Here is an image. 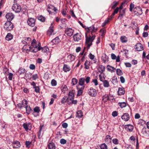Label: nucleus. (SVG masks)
Returning a JSON list of instances; mask_svg holds the SVG:
<instances>
[{
    "label": "nucleus",
    "instance_id": "f257e3e1",
    "mask_svg": "<svg viewBox=\"0 0 149 149\" xmlns=\"http://www.w3.org/2000/svg\"><path fill=\"white\" fill-rule=\"evenodd\" d=\"M88 32H91L92 36H90L88 37L86 33V44L87 46V48L88 49L92 45V42L95 39V36L93 35V33L95 32L97 30V29L95 28L94 25L87 28L86 29Z\"/></svg>",
    "mask_w": 149,
    "mask_h": 149
},
{
    "label": "nucleus",
    "instance_id": "f03ea898",
    "mask_svg": "<svg viewBox=\"0 0 149 149\" xmlns=\"http://www.w3.org/2000/svg\"><path fill=\"white\" fill-rule=\"evenodd\" d=\"M36 42V41L35 39H33L32 41L31 46L29 47L30 51L36 53L38 51L41 50L43 52L46 53L49 51V49L47 47H42L40 46V43L38 42L37 44Z\"/></svg>",
    "mask_w": 149,
    "mask_h": 149
},
{
    "label": "nucleus",
    "instance_id": "7ed1b4c3",
    "mask_svg": "<svg viewBox=\"0 0 149 149\" xmlns=\"http://www.w3.org/2000/svg\"><path fill=\"white\" fill-rule=\"evenodd\" d=\"M90 77H87L86 78L84 77L80 78L79 80L78 84L77 85L78 86L85 87V81L86 84H88L90 81Z\"/></svg>",
    "mask_w": 149,
    "mask_h": 149
},
{
    "label": "nucleus",
    "instance_id": "20e7f679",
    "mask_svg": "<svg viewBox=\"0 0 149 149\" xmlns=\"http://www.w3.org/2000/svg\"><path fill=\"white\" fill-rule=\"evenodd\" d=\"M13 28V25L10 21L6 22L4 26V29L8 31L12 30Z\"/></svg>",
    "mask_w": 149,
    "mask_h": 149
},
{
    "label": "nucleus",
    "instance_id": "39448f33",
    "mask_svg": "<svg viewBox=\"0 0 149 149\" xmlns=\"http://www.w3.org/2000/svg\"><path fill=\"white\" fill-rule=\"evenodd\" d=\"M133 12L134 14L137 16L141 15L143 13L142 9L140 6L135 7L133 10Z\"/></svg>",
    "mask_w": 149,
    "mask_h": 149
},
{
    "label": "nucleus",
    "instance_id": "423d86ee",
    "mask_svg": "<svg viewBox=\"0 0 149 149\" xmlns=\"http://www.w3.org/2000/svg\"><path fill=\"white\" fill-rule=\"evenodd\" d=\"M97 93V91L92 87H91L88 90V94L92 97H95Z\"/></svg>",
    "mask_w": 149,
    "mask_h": 149
},
{
    "label": "nucleus",
    "instance_id": "0eeeda50",
    "mask_svg": "<svg viewBox=\"0 0 149 149\" xmlns=\"http://www.w3.org/2000/svg\"><path fill=\"white\" fill-rule=\"evenodd\" d=\"M53 22L51 23L50 26L47 32V34L49 36L53 35L55 34L54 32V26H53Z\"/></svg>",
    "mask_w": 149,
    "mask_h": 149
},
{
    "label": "nucleus",
    "instance_id": "6e6552de",
    "mask_svg": "<svg viewBox=\"0 0 149 149\" xmlns=\"http://www.w3.org/2000/svg\"><path fill=\"white\" fill-rule=\"evenodd\" d=\"M12 9L15 12L18 13L21 10V7L17 4H14L12 6Z\"/></svg>",
    "mask_w": 149,
    "mask_h": 149
},
{
    "label": "nucleus",
    "instance_id": "1a4fd4ad",
    "mask_svg": "<svg viewBox=\"0 0 149 149\" xmlns=\"http://www.w3.org/2000/svg\"><path fill=\"white\" fill-rule=\"evenodd\" d=\"M74 40L75 41L78 42L81 39V36L80 33H77L73 36Z\"/></svg>",
    "mask_w": 149,
    "mask_h": 149
},
{
    "label": "nucleus",
    "instance_id": "9d476101",
    "mask_svg": "<svg viewBox=\"0 0 149 149\" xmlns=\"http://www.w3.org/2000/svg\"><path fill=\"white\" fill-rule=\"evenodd\" d=\"M65 32L68 36L70 37L73 34V30L72 28H67L65 30Z\"/></svg>",
    "mask_w": 149,
    "mask_h": 149
},
{
    "label": "nucleus",
    "instance_id": "9b49d317",
    "mask_svg": "<svg viewBox=\"0 0 149 149\" xmlns=\"http://www.w3.org/2000/svg\"><path fill=\"white\" fill-rule=\"evenodd\" d=\"M23 126L26 131L28 132L31 129V124L30 123H26L23 124Z\"/></svg>",
    "mask_w": 149,
    "mask_h": 149
},
{
    "label": "nucleus",
    "instance_id": "f8f14e48",
    "mask_svg": "<svg viewBox=\"0 0 149 149\" xmlns=\"http://www.w3.org/2000/svg\"><path fill=\"white\" fill-rule=\"evenodd\" d=\"M76 88L78 90L77 96H80L82 94L83 91L84 89L85 88H84V86L83 87L76 86Z\"/></svg>",
    "mask_w": 149,
    "mask_h": 149
},
{
    "label": "nucleus",
    "instance_id": "ddd939ff",
    "mask_svg": "<svg viewBox=\"0 0 149 149\" xmlns=\"http://www.w3.org/2000/svg\"><path fill=\"white\" fill-rule=\"evenodd\" d=\"M76 88L78 90L77 96H80L82 94L83 91L84 89L85 88H84V86L83 87L76 86Z\"/></svg>",
    "mask_w": 149,
    "mask_h": 149
},
{
    "label": "nucleus",
    "instance_id": "4468645a",
    "mask_svg": "<svg viewBox=\"0 0 149 149\" xmlns=\"http://www.w3.org/2000/svg\"><path fill=\"white\" fill-rule=\"evenodd\" d=\"M14 15L13 13H9L6 14L5 17L8 21L10 22L14 18Z\"/></svg>",
    "mask_w": 149,
    "mask_h": 149
},
{
    "label": "nucleus",
    "instance_id": "2eb2a0df",
    "mask_svg": "<svg viewBox=\"0 0 149 149\" xmlns=\"http://www.w3.org/2000/svg\"><path fill=\"white\" fill-rule=\"evenodd\" d=\"M135 48L136 50L138 51H141L143 49V45L140 43H137L136 44Z\"/></svg>",
    "mask_w": 149,
    "mask_h": 149
},
{
    "label": "nucleus",
    "instance_id": "dca6fc26",
    "mask_svg": "<svg viewBox=\"0 0 149 149\" xmlns=\"http://www.w3.org/2000/svg\"><path fill=\"white\" fill-rule=\"evenodd\" d=\"M27 23L30 26H33L35 25V20L33 18H30L27 20Z\"/></svg>",
    "mask_w": 149,
    "mask_h": 149
},
{
    "label": "nucleus",
    "instance_id": "f3484780",
    "mask_svg": "<svg viewBox=\"0 0 149 149\" xmlns=\"http://www.w3.org/2000/svg\"><path fill=\"white\" fill-rule=\"evenodd\" d=\"M13 147L14 148H18L21 146L20 142L17 141H15L13 142L12 144Z\"/></svg>",
    "mask_w": 149,
    "mask_h": 149
},
{
    "label": "nucleus",
    "instance_id": "a211bd4d",
    "mask_svg": "<svg viewBox=\"0 0 149 149\" xmlns=\"http://www.w3.org/2000/svg\"><path fill=\"white\" fill-rule=\"evenodd\" d=\"M111 57L113 60L116 59L117 62H119L120 61V57L119 55L116 56L114 54L112 53L111 54Z\"/></svg>",
    "mask_w": 149,
    "mask_h": 149
},
{
    "label": "nucleus",
    "instance_id": "6ab92c4d",
    "mask_svg": "<svg viewBox=\"0 0 149 149\" xmlns=\"http://www.w3.org/2000/svg\"><path fill=\"white\" fill-rule=\"evenodd\" d=\"M121 118L125 121H127L130 118L129 115L127 113H125L122 116Z\"/></svg>",
    "mask_w": 149,
    "mask_h": 149
},
{
    "label": "nucleus",
    "instance_id": "aec40b11",
    "mask_svg": "<svg viewBox=\"0 0 149 149\" xmlns=\"http://www.w3.org/2000/svg\"><path fill=\"white\" fill-rule=\"evenodd\" d=\"M88 57L94 63H95L97 62V59L95 58V56L92 53H90L89 54Z\"/></svg>",
    "mask_w": 149,
    "mask_h": 149
},
{
    "label": "nucleus",
    "instance_id": "412c9836",
    "mask_svg": "<svg viewBox=\"0 0 149 149\" xmlns=\"http://www.w3.org/2000/svg\"><path fill=\"white\" fill-rule=\"evenodd\" d=\"M125 128L127 131L130 132H132L134 128L133 126L131 125H125Z\"/></svg>",
    "mask_w": 149,
    "mask_h": 149
},
{
    "label": "nucleus",
    "instance_id": "4be33fe9",
    "mask_svg": "<svg viewBox=\"0 0 149 149\" xmlns=\"http://www.w3.org/2000/svg\"><path fill=\"white\" fill-rule=\"evenodd\" d=\"M101 58L102 61L104 63L108 61L109 57L105 54H102Z\"/></svg>",
    "mask_w": 149,
    "mask_h": 149
},
{
    "label": "nucleus",
    "instance_id": "5701e85b",
    "mask_svg": "<svg viewBox=\"0 0 149 149\" xmlns=\"http://www.w3.org/2000/svg\"><path fill=\"white\" fill-rule=\"evenodd\" d=\"M125 93V91L123 88H119L118 91V95H123Z\"/></svg>",
    "mask_w": 149,
    "mask_h": 149
},
{
    "label": "nucleus",
    "instance_id": "b1692460",
    "mask_svg": "<svg viewBox=\"0 0 149 149\" xmlns=\"http://www.w3.org/2000/svg\"><path fill=\"white\" fill-rule=\"evenodd\" d=\"M67 58L69 61L72 62L74 60L75 56L73 55L70 54L68 56Z\"/></svg>",
    "mask_w": 149,
    "mask_h": 149
},
{
    "label": "nucleus",
    "instance_id": "393cba45",
    "mask_svg": "<svg viewBox=\"0 0 149 149\" xmlns=\"http://www.w3.org/2000/svg\"><path fill=\"white\" fill-rule=\"evenodd\" d=\"M107 70L111 72H115L116 70V68L112 66L108 65L107 66Z\"/></svg>",
    "mask_w": 149,
    "mask_h": 149
},
{
    "label": "nucleus",
    "instance_id": "a878e982",
    "mask_svg": "<svg viewBox=\"0 0 149 149\" xmlns=\"http://www.w3.org/2000/svg\"><path fill=\"white\" fill-rule=\"evenodd\" d=\"M111 138L110 136L107 135L106 136L105 139V141L107 143H111Z\"/></svg>",
    "mask_w": 149,
    "mask_h": 149
},
{
    "label": "nucleus",
    "instance_id": "bb28decb",
    "mask_svg": "<svg viewBox=\"0 0 149 149\" xmlns=\"http://www.w3.org/2000/svg\"><path fill=\"white\" fill-rule=\"evenodd\" d=\"M13 36L10 33H8L6 35L5 39L8 41H10L13 39Z\"/></svg>",
    "mask_w": 149,
    "mask_h": 149
},
{
    "label": "nucleus",
    "instance_id": "cd10ccee",
    "mask_svg": "<svg viewBox=\"0 0 149 149\" xmlns=\"http://www.w3.org/2000/svg\"><path fill=\"white\" fill-rule=\"evenodd\" d=\"M60 41V40L59 37H57L52 41L51 42L56 45L59 43Z\"/></svg>",
    "mask_w": 149,
    "mask_h": 149
},
{
    "label": "nucleus",
    "instance_id": "c85d7f7f",
    "mask_svg": "<svg viewBox=\"0 0 149 149\" xmlns=\"http://www.w3.org/2000/svg\"><path fill=\"white\" fill-rule=\"evenodd\" d=\"M40 111V108L38 107H35L33 109L34 112L37 113V114L36 115H35L34 113H33L34 115L35 116H36L38 115V113Z\"/></svg>",
    "mask_w": 149,
    "mask_h": 149
},
{
    "label": "nucleus",
    "instance_id": "c756f323",
    "mask_svg": "<svg viewBox=\"0 0 149 149\" xmlns=\"http://www.w3.org/2000/svg\"><path fill=\"white\" fill-rule=\"evenodd\" d=\"M54 6L51 4L48 5L47 6V10L49 14L52 13Z\"/></svg>",
    "mask_w": 149,
    "mask_h": 149
},
{
    "label": "nucleus",
    "instance_id": "7c9ffc66",
    "mask_svg": "<svg viewBox=\"0 0 149 149\" xmlns=\"http://www.w3.org/2000/svg\"><path fill=\"white\" fill-rule=\"evenodd\" d=\"M85 68L86 69H88L91 65V62L90 61L86 60L84 64Z\"/></svg>",
    "mask_w": 149,
    "mask_h": 149
},
{
    "label": "nucleus",
    "instance_id": "2f4dec72",
    "mask_svg": "<svg viewBox=\"0 0 149 149\" xmlns=\"http://www.w3.org/2000/svg\"><path fill=\"white\" fill-rule=\"evenodd\" d=\"M63 70L64 72H67L70 70V67L68 65L64 64L63 67Z\"/></svg>",
    "mask_w": 149,
    "mask_h": 149
},
{
    "label": "nucleus",
    "instance_id": "473e14b6",
    "mask_svg": "<svg viewBox=\"0 0 149 149\" xmlns=\"http://www.w3.org/2000/svg\"><path fill=\"white\" fill-rule=\"evenodd\" d=\"M78 80L75 78H73L71 80V84L72 86L76 85L78 83Z\"/></svg>",
    "mask_w": 149,
    "mask_h": 149
},
{
    "label": "nucleus",
    "instance_id": "72a5a7b5",
    "mask_svg": "<svg viewBox=\"0 0 149 149\" xmlns=\"http://www.w3.org/2000/svg\"><path fill=\"white\" fill-rule=\"evenodd\" d=\"M120 40L122 43L126 42L127 41V38L125 36H122L120 37Z\"/></svg>",
    "mask_w": 149,
    "mask_h": 149
},
{
    "label": "nucleus",
    "instance_id": "f704fd0d",
    "mask_svg": "<svg viewBox=\"0 0 149 149\" xmlns=\"http://www.w3.org/2000/svg\"><path fill=\"white\" fill-rule=\"evenodd\" d=\"M105 68L104 66L102 65H100L98 70L99 72L100 73H102L105 70Z\"/></svg>",
    "mask_w": 149,
    "mask_h": 149
},
{
    "label": "nucleus",
    "instance_id": "c9c22d12",
    "mask_svg": "<svg viewBox=\"0 0 149 149\" xmlns=\"http://www.w3.org/2000/svg\"><path fill=\"white\" fill-rule=\"evenodd\" d=\"M103 86L105 88L109 87L110 86L109 84L108 81L104 80L103 81Z\"/></svg>",
    "mask_w": 149,
    "mask_h": 149
},
{
    "label": "nucleus",
    "instance_id": "e433bc0d",
    "mask_svg": "<svg viewBox=\"0 0 149 149\" xmlns=\"http://www.w3.org/2000/svg\"><path fill=\"white\" fill-rule=\"evenodd\" d=\"M61 89L62 92L65 93L68 89L67 86L65 85H63L61 87Z\"/></svg>",
    "mask_w": 149,
    "mask_h": 149
},
{
    "label": "nucleus",
    "instance_id": "4c0bfd02",
    "mask_svg": "<svg viewBox=\"0 0 149 149\" xmlns=\"http://www.w3.org/2000/svg\"><path fill=\"white\" fill-rule=\"evenodd\" d=\"M74 91L73 90L70 91L68 93V97L74 98Z\"/></svg>",
    "mask_w": 149,
    "mask_h": 149
},
{
    "label": "nucleus",
    "instance_id": "58836bf2",
    "mask_svg": "<svg viewBox=\"0 0 149 149\" xmlns=\"http://www.w3.org/2000/svg\"><path fill=\"white\" fill-rule=\"evenodd\" d=\"M118 4V2L116 1H114L111 4V8L114 9Z\"/></svg>",
    "mask_w": 149,
    "mask_h": 149
},
{
    "label": "nucleus",
    "instance_id": "ea45409f",
    "mask_svg": "<svg viewBox=\"0 0 149 149\" xmlns=\"http://www.w3.org/2000/svg\"><path fill=\"white\" fill-rule=\"evenodd\" d=\"M27 101L26 100H23L22 101L21 103L23 107H24L25 108L26 107V106H27Z\"/></svg>",
    "mask_w": 149,
    "mask_h": 149
},
{
    "label": "nucleus",
    "instance_id": "a19ab883",
    "mask_svg": "<svg viewBox=\"0 0 149 149\" xmlns=\"http://www.w3.org/2000/svg\"><path fill=\"white\" fill-rule=\"evenodd\" d=\"M146 123V122L143 120L141 119H139L138 122V124L139 125H141L143 126Z\"/></svg>",
    "mask_w": 149,
    "mask_h": 149
},
{
    "label": "nucleus",
    "instance_id": "79ce46f5",
    "mask_svg": "<svg viewBox=\"0 0 149 149\" xmlns=\"http://www.w3.org/2000/svg\"><path fill=\"white\" fill-rule=\"evenodd\" d=\"M109 97L107 95L105 94L102 97V100L104 102H106L108 100Z\"/></svg>",
    "mask_w": 149,
    "mask_h": 149
},
{
    "label": "nucleus",
    "instance_id": "37998d69",
    "mask_svg": "<svg viewBox=\"0 0 149 149\" xmlns=\"http://www.w3.org/2000/svg\"><path fill=\"white\" fill-rule=\"evenodd\" d=\"M83 113L81 111H78L77 112V117L79 118H80L83 116Z\"/></svg>",
    "mask_w": 149,
    "mask_h": 149
},
{
    "label": "nucleus",
    "instance_id": "c03bdc74",
    "mask_svg": "<svg viewBox=\"0 0 149 149\" xmlns=\"http://www.w3.org/2000/svg\"><path fill=\"white\" fill-rule=\"evenodd\" d=\"M74 98L72 97H67V102L69 105L72 104V101Z\"/></svg>",
    "mask_w": 149,
    "mask_h": 149
},
{
    "label": "nucleus",
    "instance_id": "a18cd8bd",
    "mask_svg": "<svg viewBox=\"0 0 149 149\" xmlns=\"http://www.w3.org/2000/svg\"><path fill=\"white\" fill-rule=\"evenodd\" d=\"M26 71V70L25 69L20 68L18 71V72L20 74H22L25 73Z\"/></svg>",
    "mask_w": 149,
    "mask_h": 149
},
{
    "label": "nucleus",
    "instance_id": "49530a36",
    "mask_svg": "<svg viewBox=\"0 0 149 149\" xmlns=\"http://www.w3.org/2000/svg\"><path fill=\"white\" fill-rule=\"evenodd\" d=\"M26 109V113L28 114H29L31 111V109L30 106H27L25 108Z\"/></svg>",
    "mask_w": 149,
    "mask_h": 149
},
{
    "label": "nucleus",
    "instance_id": "de8ad7c7",
    "mask_svg": "<svg viewBox=\"0 0 149 149\" xmlns=\"http://www.w3.org/2000/svg\"><path fill=\"white\" fill-rule=\"evenodd\" d=\"M55 146L54 143H50L48 145L49 149H55Z\"/></svg>",
    "mask_w": 149,
    "mask_h": 149
},
{
    "label": "nucleus",
    "instance_id": "09e8293b",
    "mask_svg": "<svg viewBox=\"0 0 149 149\" xmlns=\"http://www.w3.org/2000/svg\"><path fill=\"white\" fill-rule=\"evenodd\" d=\"M67 102V97L65 96L61 100V103L62 104H65Z\"/></svg>",
    "mask_w": 149,
    "mask_h": 149
},
{
    "label": "nucleus",
    "instance_id": "8fccbe9b",
    "mask_svg": "<svg viewBox=\"0 0 149 149\" xmlns=\"http://www.w3.org/2000/svg\"><path fill=\"white\" fill-rule=\"evenodd\" d=\"M117 74L119 76L122 75L123 74L122 71L120 69H117L116 70Z\"/></svg>",
    "mask_w": 149,
    "mask_h": 149
},
{
    "label": "nucleus",
    "instance_id": "3c124183",
    "mask_svg": "<svg viewBox=\"0 0 149 149\" xmlns=\"http://www.w3.org/2000/svg\"><path fill=\"white\" fill-rule=\"evenodd\" d=\"M38 19L42 22H44L45 20V18L42 15L38 17Z\"/></svg>",
    "mask_w": 149,
    "mask_h": 149
},
{
    "label": "nucleus",
    "instance_id": "603ef678",
    "mask_svg": "<svg viewBox=\"0 0 149 149\" xmlns=\"http://www.w3.org/2000/svg\"><path fill=\"white\" fill-rule=\"evenodd\" d=\"M110 19V18H107V19H106L105 21L103 23L102 25V26L104 27V26L108 24L109 22V20Z\"/></svg>",
    "mask_w": 149,
    "mask_h": 149
},
{
    "label": "nucleus",
    "instance_id": "864d4df0",
    "mask_svg": "<svg viewBox=\"0 0 149 149\" xmlns=\"http://www.w3.org/2000/svg\"><path fill=\"white\" fill-rule=\"evenodd\" d=\"M51 84L52 86H54L57 85V82L56 80L53 79L51 82Z\"/></svg>",
    "mask_w": 149,
    "mask_h": 149
},
{
    "label": "nucleus",
    "instance_id": "5fc2aeb1",
    "mask_svg": "<svg viewBox=\"0 0 149 149\" xmlns=\"http://www.w3.org/2000/svg\"><path fill=\"white\" fill-rule=\"evenodd\" d=\"M92 82L94 84L95 86H97L98 84V81L96 79H93Z\"/></svg>",
    "mask_w": 149,
    "mask_h": 149
},
{
    "label": "nucleus",
    "instance_id": "6e6d98bb",
    "mask_svg": "<svg viewBox=\"0 0 149 149\" xmlns=\"http://www.w3.org/2000/svg\"><path fill=\"white\" fill-rule=\"evenodd\" d=\"M119 106L122 108L126 106V104L125 102L119 103Z\"/></svg>",
    "mask_w": 149,
    "mask_h": 149
},
{
    "label": "nucleus",
    "instance_id": "4d7b16f0",
    "mask_svg": "<svg viewBox=\"0 0 149 149\" xmlns=\"http://www.w3.org/2000/svg\"><path fill=\"white\" fill-rule=\"evenodd\" d=\"M134 5L133 3H131L130 6V11L132 12L133 11V9H134Z\"/></svg>",
    "mask_w": 149,
    "mask_h": 149
},
{
    "label": "nucleus",
    "instance_id": "13d9d810",
    "mask_svg": "<svg viewBox=\"0 0 149 149\" xmlns=\"http://www.w3.org/2000/svg\"><path fill=\"white\" fill-rule=\"evenodd\" d=\"M101 149H107V146L105 143L102 144L100 146Z\"/></svg>",
    "mask_w": 149,
    "mask_h": 149
},
{
    "label": "nucleus",
    "instance_id": "bf43d9fd",
    "mask_svg": "<svg viewBox=\"0 0 149 149\" xmlns=\"http://www.w3.org/2000/svg\"><path fill=\"white\" fill-rule=\"evenodd\" d=\"M38 77L37 74H34L32 77V78L33 80H35L38 79Z\"/></svg>",
    "mask_w": 149,
    "mask_h": 149
},
{
    "label": "nucleus",
    "instance_id": "052dcab7",
    "mask_svg": "<svg viewBox=\"0 0 149 149\" xmlns=\"http://www.w3.org/2000/svg\"><path fill=\"white\" fill-rule=\"evenodd\" d=\"M33 88H34V91L36 93H39L40 92V88L39 86H36Z\"/></svg>",
    "mask_w": 149,
    "mask_h": 149
},
{
    "label": "nucleus",
    "instance_id": "680f3d73",
    "mask_svg": "<svg viewBox=\"0 0 149 149\" xmlns=\"http://www.w3.org/2000/svg\"><path fill=\"white\" fill-rule=\"evenodd\" d=\"M99 77L100 80V81H104V78L103 77L102 74V73H100L99 75Z\"/></svg>",
    "mask_w": 149,
    "mask_h": 149
},
{
    "label": "nucleus",
    "instance_id": "e2e57ef3",
    "mask_svg": "<svg viewBox=\"0 0 149 149\" xmlns=\"http://www.w3.org/2000/svg\"><path fill=\"white\" fill-rule=\"evenodd\" d=\"M13 74L10 73L8 74V79L10 80H11L12 79L13 77Z\"/></svg>",
    "mask_w": 149,
    "mask_h": 149
},
{
    "label": "nucleus",
    "instance_id": "0e129e2a",
    "mask_svg": "<svg viewBox=\"0 0 149 149\" xmlns=\"http://www.w3.org/2000/svg\"><path fill=\"white\" fill-rule=\"evenodd\" d=\"M113 143L115 144H117L118 143V140L116 139H114L112 140Z\"/></svg>",
    "mask_w": 149,
    "mask_h": 149
},
{
    "label": "nucleus",
    "instance_id": "69168bd1",
    "mask_svg": "<svg viewBox=\"0 0 149 149\" xmlns=\"http://www.w3.org/2000/svg\"><path fill=\"white\" fill-rule=\"evenodd\" d=\"M42 129V126L40 127V130L39 131L38 134V137L39 138H40V137L41 136V131Z\"/></svg>",
    "mask_w": 149,
    "mask_h": 149
},
{
    "label": "nucleus",
    "instance_id": "338daca9",
    "mask_svg": "<svg viewBox=\"0 0 149 149\" xmlns=\"http://www.w3.org/2000/svg\"><path fill=\"white\" fill-rule=\"evenodd\" d=\"M60 142L62 144H64L66 143V141L65 139H61Z\"/></svg>",
    "mask_w": 149,
    "mask_h": 149
},
{
    "label": "nucleus",
    "instance_id": "774afa93",
    "mask_svg": "<svg viewBox=\"0 0 149 149\" xmlns=\"http://www.w3.org/2000/svg\"><path fill=\"white\" fill-rule=\"evenodd\" d=\"M142 132H143V134H146L147 133H149V130H148L147 131H146L145 128H143L142 130Z\"/></svg>",
    "mask_w": 149,
    "mask_h": 149
}]
</instances>
